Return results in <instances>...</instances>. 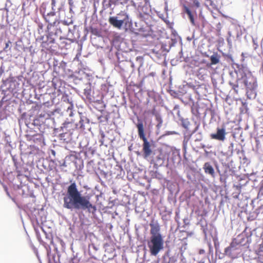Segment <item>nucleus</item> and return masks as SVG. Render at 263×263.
Listing matches in <instances>:
<instances>
[{"instance_id":"nucleus-55","label":"nucleus","mask_w":263,"mask_h":263,"mask_svg":"<svg viewBox=\"0 0 263 263\" xmlns=\"http://www.w3.org/2000/svg\"><path fill=\"white\" fill-rule=\"evenodd\" d=\"M195 125H196V126H195V128L191 132L192 135H193L195 133H197V132H198V129H199V128L200 126V123H199V122L197 123V122H195Z\"/></svg>"},{"instance_id":"nucleus-5","label":"nucleus","mask_w":263,"mask_h":263,"mask_svg":"<svg viewBox=\"0 0 263 263\" xmlns=\"http://www.w3.org/2000/svg\"><path fill=\"white\" fill-rule=\"evenodd\" d=\"M126 45L125 42L119 43L118 41H116L114 43L112 47L109 50L108 58L112 62L115 63L116 66L122 62L128 61L129 52L131 50Z\"/></svg>"},{"instance_id":"nucleus-25","label":"nucleus","mask_w":263,"mask_h":263,"mask_svg":"<svg viewBox=\"0 0 263 263\" xmlns=\"http://www.w3.org/2000/svg\"><path fill=\"white\" fill-rule=\"evenodd\" d=\"M43 134V133H40L32 135L25 134L24 135V137L28 141L32 140L36 143H41L44 139Z\"/></svg>"},{"instance_id":"nucleus-53","label":"nucleus","mask_w":263,"mask_h":263,"mask_svg":"<svg viewBox=\"0 0 263 263\" xmlns=\"http://www.w3.org/2000/svg\"><path fill=\"white\" fill-rule=\"evenodd\" d=\"M22 43V41L21 40L17 39V55H19L20 54L18 53V52L21 51V50H23L24 49V47H23L21 43Z\"/></svg>"},{"instance_id":"nucleus-27","label":"nucleus","mask_w":263,"mask_h":263,"mask_svg":"<svg viewBox=\"0 0 263 263\" xmlns=\"http://www.w3.org/2000/svg\"><path fill=\"white\" fill-rule=\"evenodd\" d=\"M198 20L200 22V24L196 23V26H195V27L197 29L200 30L201 31H202L203 28L206 26V25L207 24L208 22L206 21L205 18H204V16L202 14V11L201 9H200L199 11V13L198 15Z\"/></svg>"},{"instance_id":"nucleus-40","label":"nucleus","mask_w":263,"mask_h":263,"mask_svg":"<svg viewBox=\"0 0 263 263\" xmlns=\"http://www.w3.org/2000/svg\"><path fill=\"white\" fill-rule=\"evenodd\" d=\"M164 162V159L163 157H161L159 156H158L156 162L154 163V167L157 169L158 167L161 166L163 165Z\"/></svg>"},{"instance_id":"nucleus-36","label":"nucleus","mask_w":263,"mask_h":263,"mask_svg":"<svg viewBox=\"0 0 263 263\" xmlns=\"http://www.w3.org/2000/svg\"><path fill=\"white\" fill-rule=\"evenodd\" d=\"M168 160L172 161L173 163H178L180 160V156L178 152H173L172 156L168 158Z\"/></svg>"},{"instance_id":"nucleus-61","label":"nucleus","mask_w":263,"mask_h":263,"mask_svg":"<svg viewBox=\"0 0 263 263\" xmlns=\"http://www.w3.org/2000/svg\"><path fill=\"white\" fill-rule=\"evenodd\" d=\"M80 259L77 257L74 256L71 258L69 261V263H79Z\"/></svg>"},{"instance_id":"nucleus-50","label":"nucleus","mask_w":263,"mask_h":263,"mask_svg":"<svg viewBox=\"0 0 263 263\" xmlns=\"http://www.w3.org/2000/svg\"><path fill=\"white\" fill-rule=\"evenodd\" d=\"M69 162H70V160H67L66 157L64 160L62 161H59V165L61 166L67 167L68 164H69Z\"/></svg>"},{"instance_id":"nucleus-11","label":"nucleus","mask_w":263,"mask_h":263,"mask_svg":"<svg viewBox=\"0 0 263 263\" xmlns=\"http://www.w3.org/2000/svg\"><path fill=\"white\" fill-rule=\"evenodd\" d=\"M242 254L243 252L241 251V249L236 246L232 240L229 246L224 249V258L226 256L234 260L240 257Z\"/></svg>"},{"instance_id":"nucleus-54","label":"nucleus","mask_w":263,"mask_h":263,"mask_svg":"<svg viewBox=\"0 0 263 263\" xmlns=\"http://www.w3.org/2000/svg\"><path fill=\"white\" fill-rule=\"evenodd\" d=\"M177 42L176 39H171L170 40L168 41L167 44L171 48L173 46H174L175 44Z\"/></svg>"},{"instance_id":"nucleus-2","label":"nucleus","mask_w":263,"mask_h":263,"mask_svg":"<svg viewBox=\"0 0 263 263\" xmlns=\"http://www.w3.org/2000/svg\"><path fill=\"white\" fill-rule=\"evenodd\" d=\"M236 68L234 72L237 75L235 82H229L232 89L236 93L238 88L245 89L246 95L248 99H254L257 95V80L254 77L246 64L234 63Z\"/></svg>"},{"instance_id":"nucleus-56","label":"nucleus","mask_w":263,"mask_h":263,"mask_svg":"<svg viewBox=\"0 0 263 263\" xmlns=\"http://www.w3.org/2000/svg\"><path fill=\"white\" fill-rule=\"evenodd\" d=\"M161 49L166 52H168L171 49L170 46L168 45V44H162L161 45Z\"/></svg>"},{"instance_id":"nucleus-9","label":"nucleus","mask_w":263,"mask_h":263,"mask_svg":"<svg viewBox=\"0 0 263 263\" xmlns=\"http://www.w3.org/2000/svg\"><path fill=\"white\" fill-rule=\"evenodd\" d=\"M251 236V231L249 230V232L245 231L236 237L233 238L232 240L236 246H239V248L241 249V251L244 253L249 249L250 244L252 242Z\"/></svg>"},{"instance_id":"nucleus-38","label":"nucleus","mask_w":263,"mask_h":263,"mask_svg":"<svg viewBox=\"0 0 263 263\" xmlns=\"http://www.w3.org/2000/svg\"><path fill=\"white\" fill-rule=\"evenodd\" d=\"M99 249V247L96 246L94 243L90 244L88 246L89 255L91 256H93Z\"/></svg>"},{"instance_id":"nucleus-58","label":"nucleus","mask_w":263,"mask_h":263,"mask_svg":"<svg viewBox=\"0 0 263 263\" xmlns=\"http://www.w3.org/2000/svg\"><path fill=\"white\" fill-rule=\"evenodd\" d=\"M241 113H247L248 111L247 105L246 103H242V107L240 108Z\"/></svg>"},{"instance_id":"nucleus-62","label":"nucleus","mask_w":263,"mask_h":263,"mask_svg":"<svg viewBox=\"0 0 263 263\" xmlns=\"http://www.w3.org/2000/svg\"><path fill=\"white\" fill-rule=\"evenodd\" d=\"M178 133L175 131H166L163 134V136H169L172 135H177Z\"/></svg>"},{"instance_id":"nucleus-4","label":"nucleus","mask_w":263,"mask_h":263,"mask_svg":"<svg viewBox=\"0 0 263 263\" xmlns=\"http://www.w3.org/2000/svg\"><path fill=\"white\" fill-rule=\"evenodd\" d=\"M23 163L22 165H18L17 162V194L26 198L31 196L32 192L28 185L29 172L27 167V164L25 162Z\"/></svg>"},{"instance_id":"nucleus-37","label":"nucleus","mask_w":263,"mask_h":263,"mask_svg":"<svg viewBox=\"0 0 263 263\" xmlns=\"http://www.w3.org/2000/svg\"><path fill=\"white\" fill-rule=\"evenodd\" d=\"M149 174L152 178H156L160 180H165L164 176L157 170L150 171Z\"/></svg>"},{"instance_id":"nucleus-47","label":"nucleus","mask_w":263,"mask_h":263,"mask_svg":"<svg viewBox=\"0 0 263 263\" xmlns=\"http://www.w3.org/2000/svg\"><path fill=\"white\" fill-rule=\"evenodd\" d=\"M40 213L39 210H34L33 212V215L35 216V218L37 223L39 222V221L41 222L42 221V216H40Z\"/></svg>"},{"instance_id":"nucleus-26","label":"nucleus","mask_w":263,"mask_h":263,"mask_svg":"<svg viewBox=\"0 0 263 263\" xmlns=\"http://www.w3.org/2000/svg\"><path fill=\"white\" fill-rule=\"evenodd\" d=\"M108 22L110 25L116 28L121 29H124V22H122L120 20H118L117 18L114 16H110L108 18Z\"/></svg>"},{"instance_id":"nucleus-52","label":"nucleus","mask_w":263,"mask_h":263,"mask_svg":"<svg viewBox=\"0 0 263 263\" xmlns=\"http://www.w3.org/2000/svg\"><path fill=\"white\" fill-rule=\"evenodd\" d=\"M208 247H209V251H208V254L209 255L211 256V258L213 259L214 257V253H213V249L212 246V245L210 243H208Z\"/></svg>"},{"instance_id":"nucleus-63","label":"nucleus","mask_w":263,"mask_h":263,"mask_svg":"<svg viewBox=\"0 0 263 263\" xmlns=\"http://www.w3.org/2000/svg\"><path fill=\"white\" fill-rule=\"evenodd\" d=\"M33 252L35 254V255L37 257L39 261H40V263H41V258L40 257L37 249L35 247H33Z\"/></svg>"},{"instance_id":"nucleus-33","label":"nucleus","mask_w":263,"mask_h":263,"mask_svg":"<svg viewBox=\"0 0 263 263\" xmlns=\"http://www.w3.org/2000/svg\"><path fill=\"white\" fill-rule=\"evenodd\" d=\"M177 123L186 130H189L190 122L187 118H180V119H178Z\"/></svg>"},{"instance_id":"nucleus-48","label":"nucleus","mask_w":263,"mask_h":263,"mask_svg":"<svg viewBox=\"0 0 263 263\" xmlns=\"http://www.w3.org/2000/svg\"><path fill=\"white\" fill-rule=\"evenodd\" d=\"M198 263H212V261L210 260L209 256H207L201 258Z\"/></svg>"},{"instance_id":"nucleus-44","label":"nucleus","mask_w":263,"mask_h":263,"mask_svg":"<svg viewBox=\"0 0 263 263\" xmlns=\"http://www.w3.org/2000/svg\"><path fill=\"white\" fill-rule=\"evenodd\" d=\"M89 30L92 34L98 37L101 36V32L98 28L91 27Z\"/></svg>"},{"instance_id":"nucleus-6","label":"nucleus","mask_w":263,"mask_h":263,"mask_svg":"<svg viewBox=\"0 0 263 263\" xmlns=\"http://www.w3.org/2000/svg\"><path fill=\"white\" fill-rule=\"evenodd\" d=\"M53 119L49 118V115L41 113L35 116L32 119H30L29 122L24 120L25 125L28 128L33 130L35 132H39L44 133L45 129V123L47 121H52Z\"/></svg>"},{"instance_id":"nucleus-51","label":"nucleus","mask_w":263,"mask_h":263,"mask_svg":"<svg viewBox=\"0 0 263 263\" xmlns=\"http://www.w3.org/2000/svg\"><path fill=\"white\" fill-rule=\"evenodd\" d=\"M88 145H86V152H85V154L86 155H93L94 153H95V150L92 148L91 147H87Z\"/></svg>"},{"instance_id":"nucleus-29","label":"nucleus","mask_w":263,"mask_h":263,"mask_svg":"<svg viewBox=\"0 0 263 263\" xmlns=\"http://www.w3.org/2000/svg\"><path fill=\"white\" fill-rule=\"evenodd\" d=\"M59 138L61 142L64 143H68L70 142L72 139L70 133H63L59 135Z\"/></svg>"},{"instance_id":"nucleus-31","label":"nucleus","mask_w":263,"mask_h":263,"mask_svg":"<svg viewBox=\"0 0 263 263\" xmlns=\"http://www.w3.org/2000/svg\"><path fill=\"white\" fill-rule=\"evenodd\" d=\"M139 13L152 14L151 7L148 1L141 7Z\"/></svg>"},{"instance_id":"nucleus-16","label":"nucleus","mask_w":263,"mask_h":263,"mask_svg":"<svg viewBox=\"0 0 263 263\" xmlns=\"http://www.w3.org/2000/svg\"><path fill=\"white\" fill-rule=\"evenodd\" d=\"M227 133L226 131V127L224 126L222 127H217L216 128V132L210 134V138L211 139L216 140L219 141H224L226 139V136Z\"/></svg>"},{"instance_id":"nucleus-13","label":"nucleus","mask_w":263,"mask_h":263,"mask_svg":"<svg viewBox=\"0 0 263 263\" xmlns=\"http://www.w3.org/2000/svg\"><path fill=\"white\" fill-rule=\"evenodd\" d=\"M73 24V21L71 18H68L67 20H58L55 24L54 27V29L58 34L61 37L60 35L61 34L66 35L67 34V30L69 25H71Z\"/></svg>"},{"instance_id":"nucleus-45","label":"nucleus","mask_w":263,"mask_h":263,"mask_svg":"<svg viewBox=\"0 0 263 263\" xmlns=\"http://www.w3.org/2000/svg\"><path fill=\"white\" fill-rule=\"evenodd\" d=\"M17 96L18 95V94L20 93V92H18L20 90H21V93L23 92V90H21V89H18L19 88V85H20V82H21V83H22V86H23V84H24V81L22 80V79H24V77L22 76H17ZM18 97H17V98Z\"/></svg>"},{"instance_id":"nucleus-35","label":"nucleus","mask_w":263,"mask_h":263,"mask_svg":"<svg viewBox=\"0 0 263 263\" xmlns=\"http://www.w3.org/2000/svg\"><path fill=\"white\" fill-rule=\"evenodd\" d=\"M220 56L217 52H214L213 54L210 57V64L216 65L220 61Z\"/></svg>"},{"instance_id":"nucleus-15","label":"nucleus","mask_w":263,"mask_h":263,"mask_svg":"<svg viewBox=\"0 0 263 263\" xmlns=\"http://www.w3.org/2000/svg\"><path fill=\"white\" fill-rule=\"evenodd\" d=\"M43 16L45 21L48 23L47 29H51V27H54L56 23L59 20L55 16V12L54 10L48 12L46 14L45 12L43 14Z\"/></svg>"},{"instance_id":"nucleus-7","label":"nucleus","mask_w":263,"mask_h":263,"mask_svg":"<svg viewBox=\"0 0 263 263\" xmlns=\"http://www.w3.org/2000/svg\"><path fill=\"white\" fill-rule=\"evenodd\" d=\"M135 125L137 128L138 136L139 138L143 141V157L144 158L146 159L153 153V151L151 148L152 145L145 137L143 120L137 117V123H135Z\"/></svg>"},{"instance_id":"nucleus-21","label":"nucleus","mask_w":263,"mask_h":263,"mask_svg":"<svg viewBox=\"0 0 263 263\" xmlns=\"http://www.w3.org/2000/svg\"><path fill=\"white\" fill-rule=\"evenodd\" d=\"M213 241L214 242V246L215 250V261L217 258L219 259H222L224 258V252H222L220 249V243L218 241V237L215 235L213 237Z\"/></svg>"},{"instance_id":"nucleus-12","label":"nucleus","mask_w":263,"mask_h":263,"mask_svg":"<svg viewBox=\"0 0 263 263\" xmlns=\"http://www.w3.org/2000/svg\"><path fill=\"white\" fill-rule=\"evenodd\" d=\"M81 73V77H77V78L80 80H87L86 85L84 89V93L86 98L91 100V83L93 80V76L89 73H87L83 71L79 72Z\"/></svg>"},{"instance_id":"nucleus-42","label":"nucleus","mask_w":263,"mask_h":263,"mask_svg":"<svg viewBox=\"0 0 263 263\" xmlns=\"http://www.w3.org/2000/svg\"><path fill=\"white\" fill-rule=\"evenodd\" d=\"M76 27V26L73 25V24L69 25L67 28V34H66V35L69 36H72L75 31Z\"/></svg>"},{"instance_id":"nucleus-1","label":"nucleus","mask_w":263,"mask_h":263,"mask_svg":"<svg viewBox=\"0 0 263 263\" xmlns=\"http://www.w3.org/2000/svg\"><path fill=\"white\" fill-rule=\"evenodd\" d=\"M94 194L92 190L91 192L83 195L76 182L70 181L63 197V206L70 211H84L93 214L97 211L96 205L91 200Z\"/></svg>"},{"instance_id":"nucleus-32","label":"nucleus","mask_w":263,"mask_h":263,"mask_svg":"<svg viewBox=\"0 0 263 263\" xmlns=\"http://www.w3.org/2000/svg\"><path fill=\"white\" fill-rule=\"evenodd\" d=\"M93 106L100 112L106 111V104L102 100H97L94 102Z\"/></svg>"},{"instance_id":"nucleus-23","label":"nucleus","mask_w":263,"mask_h":263,"mask_svg":"<svg viewBox=\"0 0 263 263\" xmlns=\"http://www.w3.org/2000/svg\"><path fill=\"white\" fill-rule=\"evenodd\" d=\"M24 139H25L24 135L23 136L22 133L20 136V149L21 151V155H28L31 153L30 149L29 148V146L24 141Z\"/></svg>"},{"instance_id":"nucleus-57","label":"nucleus","mask_w":263,"mask_h":263,"mask_svg":"<svg viewBox=\"0 0 263 263\" xmlns=\"http://www.w3.org/2000/svg\"><path fill=\"white\" fill-rule=\"evenodd\" d=\"M258 198L260 200L263 199V187L259 186V190L258 193Z\"/></svg>"},{"instance_id":"nucleus-34","label":"nucleus","mask_w":263,"mask_h":263,"mask_svg":"<svg viewBox=\"0 0 263 263\" xmlns=\"http://www.w3.org/2000/svg\"><path fill=\"white\" fill-rule=\"evenodd\" d=\"M101 115L98 116V119L100 122H107L109 118V114L107 111L101 112Z\"/></svg>"},{"instance_id":"nucleus-14","label":"nucleus","mask_w":263,"mask_h":263,"mask_svg":"<svg viewBox=\"0 0 263 263\" xmlns=\"http://www.w3.org/2000/svg\"><path fill=\"white\" fill-rule=\"evenodd\" d=\"M114 16L118 20H120L121 21L124 22V30L126 31H133V21L128 14L124 11H121L119 13Z\"/></svg>"},{"instance_id":"nucleus-39","label":"nucleus","mask_w":263,"mask_h":263,"mask_svg":"<svg viewBox=\"0 0 263 263\" xmlns=\"http://www.w3.org/2000/svg\"><path fill=\"white\" fill-rule=\"evenodd\" d=\"M138 16L142 21L148 24L151 17V14L139 13Z\"/></svg>"},{"instance_id":"nucleus-49","label":"nucleus","mask_w":263,"mask_h":263,"mask_svg":"<svg viewBox=\"0 0 263 263\" xmlns=\"http://www.w3.org/2000/svg\"><path fill=\"white\" fill-rule=\"evenodd\" d=\"M173 110L175 111H176V114H177V115L178 116V119H180V118H183L181 115H180V111L179 110V106L178 105H175V106L174 107V108H173Z\"/></svg>"},{"instance_id":"nucleus-59","label":"nucleus","mask_w":263,"mask_h":263,"mask_svg":"<svg viewBox=\"0 0 263 263\" xmlns=\"http://www.w3.org/2000/svg\"><path fill=\"white\" fill-rule=\"evenodd\" d=\"M233 148H234V144L233 143H231L230 145L228 146V152L230 153V155H232L233 153Z\"/></svg>"},{"instance_id":"nucleus-64","label":"nucleus","mask_w":263,"mask_h":263,"mask_svg":"<svg viewBox=\"0 0 263 263\" xmlns=\"http://www.w3.org/2000/svg\"><path fill=\"white\" fill-rule=\"evenodd\" d=\"M33 252L35 254V255L37 257L39 261H40V263H41V258L40 257L37 249L35 247H33Z\"/></svg>"},{"instance_id":"nucleus-22","label":"nucleus","mask_w":263,"mask_h":263,"mask_svg":"<svg viewBox=\"0 0 263 263\" xmlns=\"http://www.w3.org/2000/svg\"><path fill=\"white\" fill-rule=\"evenodd\" d=\"M129 0H108V3L106 4L103 3L104 7L110 8L112 10L116 7L122 8L123 6L126 5Z\"/></svg>"},{"instance_id":"nucleus-20","label":"nucleus","mask_w":263,"mask_h":263,"mask_svg":"<svg viewBox=\"0 0 263 263\" xmlns=\"http://www.w3.org/2000/svg\"><path fill=\"white\" fill-rule=\"evenodd\" d=\"M67 160H70V162L73 163L77 170L81 171L84 167L83 160L80 158H78L75 155H70L66 156Z\"/></svg>"},{"instance_id":"nucleus-8","label":"nucleus","mask_w":263,"mask_h":263,"mask_svg":"<svg viewBox=\"0 0 263 263\" xmlns=\"http://www.w3.org/2000/svg\"><path fill=\"white\" fill-rule=\"evenodd\" d=\"M215 168L220 176V181L225 186L227 184V180L230 176H233L236 173V166L233 160L230 161L223 165L224 170L221 171L219 165L217 162H214Z\"/></svg>"},{"instance_id":"nucleus-19","label":"nucleus","mask_w":263,"mask_h":263,"mask_svg":"<svg viewBox=\"0 0 263 263\" xmlns=\"http://www.w3.org/2000/svg\"><path fill=\"white\" fill-rule=\"evenodd\" d=\"M20 104L19 108H18V111L21 114H22V117L20 119L18 120V124L20 128L21 132H22V126L24 120H25V117H26V112H23L24 110H26V106H28L29 104L28 101L26 99V101H23L22 100H20L19 102L17 101V104Z\"/></svg>"},{"instance_id":"nucleus-46","label":"nucleus","mask_w":263,"mask_h":263,"mask_svg":"<svg viewBox=\"0 0 263 263\" xmlns=\"http://www.w3.org/2000/svg\"><path fill=\"white\" fill-rule=\"evenodd\" d=\"M170 94L174 98H179L182 95L180 91H176L174 90L170 89L169 91Z\"/></svg>"},{"instance_id":"nucleus-60","label":"nucleus","mask_w":263,"mask_h":263,"mask_svg":"<svg viewBox=\"0 0 263 263\" xmlns=\"http://www.w3.org/2000/svg\"><path fill=\"white\" fill-rule=\"evenodd\" d=\"M159 17L161 18L166 24H169L170 22L168 20V16L167 14H166V16L165 17L163 16V14H161L159 15Z\"/></svg>"},{"instance_id":"nucleus-30","label":"nucleus","mask_w":263,"mask_h":263,"mask_svg":"<svg viewBox=\"0 0 263 263\" xmlns=\"http://www.w3.org/2000/svg\"><path fill=\"white\" fill-rule=\"evenodd\" d=\"M50 250H47V257L48 262V263H60V255L58 254H53L51 257L50 256Z\"/></svg>"},{"instance_id":"nucleus-17","label":"nucleus","mask_w":263,"mask_h":263,"mask_svg":"<svg viewBox=\"0 0 263 263\" xmlns=\"http://www.w3.org/2000/svg\"><path fill=\"white\" fill-rule=\"evenodd\" d=\"M177 260V257L173 254L171 249L166 248L162 256V263H175Z\"/></svg>"},{"instance_id":"nucleus-43","label":"nucleus","mask_w":263,"mask_h":263,"mask_svg":"<svg viewBox=\"0 0 263 263\" xmlns=\"http://www.w3.org/2000/svg\"><path fill=\"white\" fill-rule=\"evenodd\" d=\"M193 138L194 139V141L195 142H200L202 141L203 139V135L202 132L201 131H199L197 133H195V134H194Z\"/></svg>"},{"instance_id":"nucleus-18","label":"nucleus","mask_w":263,"mask_h":263,"mask_svg":"<svg viewBox=\"0 0 263 263\" xmlns=\"http://www.w3.org/2000/svg\"><path fill=\"white\" fill-rule=\"evenodd\" d=\"M214 164L213 165L211 162H205L203 165L202 168L205 174L212 178H215L217 176V171H215Z\"/></svg>"},{"instance_id":"nucleus-10","label":"nucleus","mask_w":263,"mask_h":263,"mask_svg":"<svg viewBox=\"0 0 263 263\" xmlns=\"http://www.w3.org/2000/svg\"><path fill=\"white\" fill-rule=\"evenodd\" d=\"M59 36L58 33L54 29L51 30V29L46 28L45 36H43L41 38L42 40V47L47 50L49 49Z\"/></svg>"},{"instance_id":"nucleus-24","label":"nucleus","mask_w":263,"mask_h":263,"mask_svg":"<svg viewBox=\"0 0 263 263\" xmlns=\"http://www.w3.org/2000/svg\"><path fill=\"white\" fill-rule=\"evenodd\" d=\"M79 115L80 119L79 122L76 124V127L77 129H85V125L89 124V119L84 114L79 113Z\"/></svg>"},{"instance_id":"nucleus-41","label":"nucleus","mask_w":263,"mask_h":263,"mask_svg":"<svg viewBox=\"0 0 263 263\" xmlns=\"http://www.w3.org/2000/svg\"><path fill=\"white\" fill-rule=\"evenodd\" d=\"M156 121L157 122V124L156 125V127L157 129H159L162 125L163 123V120L160 114H156L155 115Z\"/></svg>"},{"instance_id":"nucleus-3","label":"nucleus","mask_w":263,"mask_h":263,"mask_svg":"<svg viewBox=\"0 0 263 263\" xmlns=\"http://www.w3.org/2000/svg\"><path fill=\"white\" fill-rule=\"evenodd\" d=\"M149 226L150 237L147 240V247L151 256H156L164 249V240L160 233V226L157 220L152 218Z\"/></svg>"},{"instance_id":"nucleus-28","label":"nucleus","mask_w":263,"mask_h":263,"mask_svg":"<svg viewBox=\"0 0 263 263\" xmlns=\"http://www.w3.org/2000/svg\"><path fill=\"white\" fill-rule=\"evenodd\" d=\"M183 8L184 12L188 15L189 19L190 20L191 24L194 26H196L194 15L191 9L185 5H183Z\"/></svg>"}]
</instances>
